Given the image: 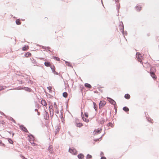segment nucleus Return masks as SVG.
<instances>
[{"label": "nucleus", "mask_w": 159, "mask_h": 159, "mask_svg": "<svg viewBox=\"0 0 159 159\" xmlns=\"http://www.w3.org/2000/svg\"><path fill=\"white\" fill-rule=\"evenodd\" d=\"M64 98H66L67 96V93L66 92H64L62 94Z\"/></svg>", "instance_id": "obj_19"}, {"label": "nucleus", "mask_w": 159, "mask_h": 159, "mask_svg": "<svg viewBox=\"0 0 159 159\" xmlns=\"http://www.w3.org/2000/svg\"><path fill=\"white\" fill-rule=\"evenodd\" d=\"M51 69H52V72L54 74L58 75V73L53 68H52V67H51Z\"/></svg>", "instance_id": "obj_16"}, {"label": "nucleus", "mask_w": 159, "mask_h": 159, "mask_svg": "<svg viewBox=\"0 0 159 159\" xmlns=\"http://www.w3.org/2000/svg\"><path fill=\"white\" fill-rule=\"evenodd\" d=\"M141 9V7L139 6H137L136 7V9L137 11H139Z\"/></svg>", "instance_id": "obj_23"}, {"label": "nucleus", "mask_w": 159, "mask_h": 159, "mask_svg": "<svg viewBox=\"0 0 159 159\" xmlns=\"http://www.w3.org/2000/svg\"><path fill=\"white\" fill-rule=\"evenodd\" d=\"M10 120L12 121L13 122L15 123V120L13 118L11 117L10 119Z\"/></svg>", "instance_id": "obj_35"}, {"label": "nucleus", "mask_w": 159, "mask_h": 159, "mask_svg": "<svg viewBox=\"0 0 159 159\" xmlns=\"http://www.w3.org/2000/svg\"><path fill=\"white\" fill-rule=\"evenodd\" d=\"M41 103L44 106H46L47 105L46 102L44 100H42L41 102Z\"/></svg>", "instance_id": "obj_11"}, {"label": "nucleus", "mask_w": 159, "mask_h": 159, "mask_svg": "<svg viewBox=\"0 0 159 159\" xmlns=\"http://www.w3.org/2000/svg\"><path fill=\"white\" fill-rule=\"evenodd\" d=\"M3 89V88L2 86L0 87V91Z\"/></svg>", "instance_id": "obj_41"}, {"label": "nucleus", "mask_w": 159, "mask_h": 159, "mask_svg": "<svg viewBox=\"0 0 159 159\" xmlns=\"http://www.w3.org/2000/svg\"><path fill=\"white\" fill-rule=\"evenodd\" d=\"M101 159H106V158L105 157H101Z\"/></svg>", "instance_id": "obj_43"}, {"label": "nucleus", "mask_w": 159, "mask_h": 159, "mask_svg": "<svg viewBox=\"0 0 159 159\" xmlns=\"http://www.w3.org/2000/svg\"><path fill=\"white\" fill-rule=\"evenodd\" d=\"M30 136H31L32 137V139L34 138L33 136L32 135H31V134H30L29 135H28V137H29L30 138Z\"/></svg>", "instance_id": "obj_42"}, {"label": "nucleus", "mask_w": 159, "mask_h": 159, "mask_svg": "<svg viewBox=\"0 0 159 159\" xmlns=\"http://www.w3.org/2000/svg\"><path fill=\"white\" fill-rule=\"evenodd\" d=\"M106 104V102L104 101H101L99 103V107H102Z\"/></svg>", "instance_id": "obj_5"}, {"label": "nucleus", "mask_w": 159, "mask_h": 159, "mask_svg": "<svg viewBox=\"0 0 159 159\" xmlns=\"http://www.w3.org/2000/svg\"><path fill=\"white\" fill-rule=\"evenodd\" d=\"M143 54H140L139 52H137L136 54V57L138 59L139 61L141 63L142 62Z\"/></svg>", "instance_id": "obj_1"}, {"label": "nucleus", "mask_w": 159, "mask_h": 159, "mask_svg": "<svg viewBox=\"0 0 159 159\" xmlns=\"http://www.w3.org/2000/svg\"><path fill=\"white\" fill-rule=\"evenodd\" d=\"M0 145L1 146H4V144L2 143V142L0 140Z\"/></svg>", "instance_id": "obj_38"}, {"label": "nucleus", "mask_w": 159, "mask_h": 159, "mask_svg": "<svg viewBox=\"0 0 159 159\" xmlns=\"http://www.w3.org/2000/svg\"><path fill=\"white\" fill-rule=\"evenodd\" d=\"M52 106H50L49 107V111H50V112H51V111H52V114H53V110L52 109Z\"/></svg>", "instance_id": "obj_20"}, {"label": "nucleus", "mask_w": 159, "mask_h": 159, "mask_svg": "<svg viewBox=\"0 0 159 159\" xmlns=\"http://www.w3.org/2000/svg\"><path fill=\"white\" fill-rule=\"evenodd\" d=\"M125 98L127 99H129L130 98V95L128 94H126L125 95Z\"/></svg>", "instance_id": "obj_14"}, {"label": "nucleus", "mask_w": 159, "mask_h": 159, "mask_svg": "<svg viewBox=\"0 0 159 159\" xmlns=\"http://www.w3.org/2000/svg\"><path fill=\"white\" fill-rule=\"evenodd\" d=\"M93 105L94 108L95 109V110H96V107H95V106L96 105V104L94 102H93Z\"/></svg>", "instance_id": "obj_34"}, {"label": "nucleus", "mask_w": 159, "mask_h": 159, "mask_svg": "<svg viewBox=\"0 0 159 159\" xmlns=\"http://www.w3.org/2000/svg\"><path fill=\"white\" fill-rule=\"evenodd\" d=\"M23 157L24 159H27L25 158L24 157Z\"/></svg>", "instance_id": "obj_45"}, {"label": "nucleus", "mask_w": 159, "mask_h": 159, "mask_svg": "<svg viewBox=\"0 0 159 159\" xmlns=\"http://www.w3.org/2000/svg\"><path fill=\"white\" fill-rule=\"evenodd\" d=\"M53 58L55 60L57 61H59L60 59L58 57H53Z\"/></svg>", "instance_id": "obj_29"}, {"label": "nucleus", "mask_w": 159, "mask_h": 159, "mask_svg": "<svg viewBox=\"0 0 159 159\" xmlns=\"http://www.w3.org/2000/svg\"><path fill=\"white\" fill-rule=\"evenodd\" d=\"M85 86L87 88H91V85L88 83H86L85 84Z\"/></svg>", "instance_id": "obj_17"}, {"label": "nucleus", "mask_w": 159, "mask_h": 159, "mask_svg": "<svg viewBox=\"0 0 159 159\" xmlns=\"http://www.w3.org/2000/svg\"><path fill=\"white\" fill-rule=\"evenodd\" d=\"M54 107L56 109H58L57 106V105L56 102L54 103Z\"/></svg>", "instance_id": "obj_27"}, {"label": "nucleus", "mask_w": 159, "mask_h": 159, "mask_svg": "<svg viewBox=\"0 0 159 159\" xmlns=\"http://www.w3.org/2000/svg\"><path fill=\"white\" fill-rule=\"evenodd\" d=\"M29 141L30 143L31 144L32 146H36V144L34 143L30 139L29 140Z\"/></svg>", "instance_id": "obj_21"}, {"label": "nucleus", "mask_w": 159, "mask_h": 159, "mask_svg": "<svg viewBox=\"0 0 159 159\" xmlns=\"http://www.w3.org/2000/svg\"><path fill=\"white\" fill-rule=\"evenodd\" d=\"M123 109L124 111L126 112L128 111H129V108L126 107H123Z\"/></svg>", "instance_id": "obj_15"}, {"label": "nucleus", "mask_w": 159, "mask_h": 159, "mask_svg": "<svg viewBox=\"0 0 159 159\" xmlns=\"http://www.w3.org/2000/svg\"><path fill=\"white\" fill-rule=\"evenodd\" d=\"M69 152L72 154L76 155L77 154V151L74 148H70Z\"/></svg>", "instance_id": "obj_2"}, {"label": "nucleus", "mask_w": 159, "mask_h": 159, "mask_svg": "<svg viewBox=\"0 0 159 159\" xmlns=\"http://www.w3.org/2000/svg\"><path fill=\"white\" fill-rule=\"evenodd\" d=\"M102 154V152H101V154Z\"/></svg>", "instance_id": "obj_48"}, {"label": "nucleus", "mask_w": 159, "mask_h": 159, "mask_svg": "<svg viewBox=\"0 0 159 159\" xmlns=\"http://www.w3.org/2000/svg\"><path fill=\"white\" fill-rule=\"evenodd\" d=\"M83 120L86 122H88L89 121V120L88 119H86L85 118H84L83 117L82 118Z\"/></svg>", "instance_id": "obj_26"}, {"label": "nucleus", "mask_w": 159, "mask_h": 159, "mask_svg": "<svg viewBox=\"0 0 159 159\" xmlns=\"http://www.w3.org/2000/svg\"><path fill=\"white\" fill-rule=\"evenodd\" d=\"M107 125L108 126H111L112 127H113L114 126L110 122H109L108 123V124H107Z\"/></svg>", "instance_id": "obj_25"}, {"label": "nucleus", "mask_w": 159, "mask_h": 159, "mask_svg": "<svg viewBox=\"0 0 159 159\" xmlns=\"http://www.w3.org/2000/svg\"><path fill=\"white\" fill-rule=\"evenodd\" d=\"M121 29L122 30H123L122 31L124 32V26H123V24L122 23V25L121 26Z\"/></svg>", "instance_id": "obj_36"}, {"label": "nucleus", "mask_w": 159, "mask_h": 159, "mask_svg": "<svg viewBox=\"0 0 159 159\" xmlns=\"http://www.w3.org/2000/svg\"><path fill=\"white\" fill-rule=\"evenodd\" d=\"M48 150L50 153H52L53 152V148L52 146H50L48 148Z\"/></svg>", "instance_id": "obj_9"}, {"label": "nucleus", "mask_w": 159, "mask_h": 159, "mask_svg": "<svg viewBox=\"0 0 159 159\" xmlns=\"http://www.w3.org/2000/svg\"><path fill=\"white\" fill-rule=\"evenodd\" d=\"M142 64L143 66L145 68L149 67L150 66V65L147 62L146 63H143Z\"/></svg>", "instance_id": "obj_6"}, {"label": "nucleus", "mask_w": 159, "mask_h": 159, "mask_svg": "<svg viewBox=\"0 0 159 159\" xmlns=\"http://www.w3.org/2000/svg\"><path fill=\"white\" fill-rule=\"evenodd\" d=\"M8 141L11 144H12L13 143V141L11 139H8Z\"/></svg>", "instance_id": "obj_28"}, {"label": "nucleus", "mask_w": 159, "mask_h": 159, "mask_svg": "<svg viewBox=\"0 0 159 159\" xmlns=\"http://www.w3.org/2000/svg\"><path fill=\"white\" fill-rule=\"evenodd\" d=\"M21 129L23 131H24L25 132H28V131L27 129L23 125H20V126Z\"/></svg>", "instance_id": "obj_8"}, {"label": "nucleus", "mask_w": 159, "mask_h": 159, "mask_svg": "<svg viewBox=\"0 0 159 159\" xmlns=\"http://www.w3.org/2000/svg\"><path fill=\"white\" fill-rule=\"evenodd\" d=\"M44 116H46L45 119H47V118H48V114L47 112L46 111H45L44 112Z\"/></svg>", "instance_id": "obj_12"}, {"label": "nucleus", "mask_w": 159, "mask_h": 159, "mask_svg": "<svg viewBox=\"0 0 159 159\" xmlns=\"http://www.w3.org/2000/svg\"><path fill=\"white\" fill-rule=\"evenodd\" d=\"M25 90H26V91H30V89L29 88H25Z\"/></svg>", "instance_id": "obj_39"}, {"label": "nucleus", "mask_w": 159, "mask_h": 159, "mask_svg": "<svg viewBox=\"0 0 159 159\" xmlns=\"http://www.w3.org/2000/svg\"><path fill=\"white\" fill-rule=\"evenodd\" d=\"M84 115L86 117H88V114L87 113L85 112Z\"/></svg>", "instance_id": "obj_37"}, {"label": "nucleus", "mask_w": 159, "mask_h": 159, "mask_svg": "<svg viewBox=\"0 0 159 159\" xmlns=\"http://www.w3.org/2000/svg\"><path fill=\"white\" fill-rule=\"evenodd\" d=\"M152 68H151L150 69V73L151 75L152 78H156V76L155 75L154 72H153L152 71Z\"/></svg>", "instance_id": "obj_7"}, {"label": "nucleus", "mask_w": 159, "mask_h": 159, "mask_svg": "<svg viewBox=\"0 0 159 159\" xmlns=\"http://www.w3.org/2000/svg\"><path fill=\"white\" fill-rule=\"evenodd\" d=\"M16 23L17 25H19L20 24V22L19 19H17L16 20Z\"/></svg>", "instance_id": "obj_22"}, {"label": "nucleus", "mask_w": 159, "mask_h": 159, "mask_svg": "<svg viewBox=\"0 0 159 159\" xmlns=\"http://www.w3.org/2000/svg\"><path fill=\"white\" fill-rule=\"evenodd\" d=\"M65 63L66 64V65L68 66H70V67H72V66L70 64V62H69L67 61H65Z\"/></svg>", "instance_id": "obj_24"}, {"label": "nucleus", "mask_w": 159, "mask_h": 159, "mask_svg": "<svg viewBox=\"0 0 159 159\" xmlns=\"http://www.w3.org/2000/svg\"><path fill=\"white\" fill-rule=\"evenodd\" d=\"M55 112L57 114H58L59 113V110H58V109H56V111H55Z\"/></svg>", "instance_id": "obj_40"}, {"label": "nucleus", "mask_w": 159, "mask_h": 159, "mask_svg": "<svg viewBox=\"0 0 159 159\" xmlns=\"http://www.w3.org/2000/svg\"><path fill=\"white\" fill-rule=\"evenodd\" d=\"M102 130V129L100 128H99L97 129H95L93 132V134L94 135H97L98 134L100 133L101 132Z\"/></svg>", "instance_id": "obj_3"}, {"label": "nucleus", "mask_w": 159, "mask_h": 159, "mask_svg": "<svg viewBox=\"0 0 159 159\" xmlns=\"http://www.w3.org/2000/svg\"><path fill=\"white\" fill-rule=\"evenodd\" d=\"M47 89L49 90V92H51L52 91V87L51 86H49V87H47Z\"/></svg>", "instance_id": "obj_30"}, {"label": "nucleus", "mask_w": 159, "mask_h": 159, "mask_svg": "<svg viewBox=\"0 0 159 159\" xmlns=\"http://www.w3.org/2000/svg\"><path fill=\"white\" fill-rule=\"evenodd\" d=\"M76 126L77 127H80L83 126V124L81 123H76Z\"/></svg>", "instance_id": "obj_18"}, {"label": "nucleus", "mask_w": 159, "mask_h": 159, "mask_svg": "<svg viewBox=\"0 0 159 159\" xmlns=\"http://www.w3.org/2000/svg\"><path fill=\"white\" fill-rule=\"evenodd\" d=\"M21 89V88H20V89Z\"/></svg>", "instance_id": "obj_47"}, {"label": "nucleus", "mask_w": 159, "mask_h": 159, "mask_svg": "<svg viewBox=\"0 0 159 159\" xmlns=\"http://www.w3.org/2000/svg\"><path fill=\"white\" fill-rule=\"evenodd\" d=\"M115 0V1L116 2L118 1V0Z\"/></svg>", "instance_id": "obj_46"}, {"label": "nucleus", "mask_w": 159, "mask_h": 159, "mask_svg": "<svg viewBox=\"0 0 159 159\" xmlns=\"http://www.w3.org/2000/svg\"><path fill=\"white\" fill-rule=\"evenodd\" d=\"M81 114L82 117L83 118V117L84 115H83V113L82 112H81Z\"/></svg>", "instance_id": "obj_44"}, {"label": "nucleus", "mask_w": 159, "mask_h": 159, "mask_svg": "<svg viewBox=\"0 0 159 159\" xmlns=\"http://www.w3.org/2000/svg\"><path fill=\"white\" fill-rule=\"evenodd\" d=\"M31 55V54L30 53H27L25 55V56H26V57H28L30 56Z\"/></svg>", "instance_id": "obj_33"}, {"label": "nucleus", "mask_w": 159, "mask_h": 159, "mask_svg": "<svg viewBox=\"0 0 159 159\" xmlns=\"http://www.w3.org/2000/svg\"><path fill=\"white\" fill-rule=\"evenodd\" d=\"M44 65L47 67H49L50 65V63L48 62H44Z\"/></svg>", "instance_id": "obj_13"}, {"label": "nucleus", "mask_w": 159, "mask_h": 159, "mask_svg": "<svg viewBox=\"0 0 159 159\" xmlns=\"http://www.w3.org/2000/svg\"><path fill=\"white\" fill-rule=\"evenodd\" d=\"M84 157V155L82 153L80 154L77 156L78 158L79 159H82Z\"/></svg>", "instance_id": "obj_10"}, {"label": "nucleus", "mask_w": 159, "mask_h": 159, "mask_svg": "<svg viewBox=\"0 0 159 159\" xmlns=\"http://www.w3.org/2000/svg\"><path fill=\"white\" fill-rule=\"evenodd\" d=\"M107 99L109 102L115 106L116 105V102L113 99L109 98H107Z\"/></svg>", "instance_id": "obj_4"}, {"label": "nucleus", "mask_w": 159, "mask_h": 159, "mask_svg": "<svg viewBox=\"0 0 159 159\" xmlns=\"http://www.w3.org/2000/svg\"><path fill=\"white\" fill-rule=\"evenodd\" d=\"M28 48V47H24L22 48V50L24 51L26 50Z\"/></svg>", "instance_id": "obj_32"}, {"label": "nucleus", "mask_w": 159, "mask_h": 159, "mask_svg": "<svg viewBox=\"0 0 159 159\" xmlns=\"http://www.w3.org/2000/svg\"><path fill=\"white\" fill-rule=\"evenodd\" d=\"M87 157L89 158H91L92 157V156L91 155H89V154H87Z\"/></svg>", "instance_id": "obj_31"}]
</instances>
